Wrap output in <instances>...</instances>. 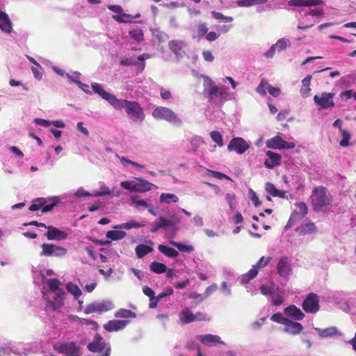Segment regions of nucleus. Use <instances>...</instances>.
I'll return each mask as SVG.
<instances>
[{"label":"nucleus","mask_w":356,"mask_h":356,"mask_svg":"<svg viewBox=\"0 0 356 356\" xmlns=\"http://www.w3.org/2000/svg\"><path fill=\"white\" fill-rule=\"evenodd\" d=\"M277 270L278 274L284 278H287L291 273V265L289 259L282 257L277 264Z\"/></svg>","instance_id":"f3484780"},{"label":"nucleus","mask_w":356,"mask_h":356,"mask_svg":"<svg viewBox=\"0 0 356 356\" xmlns=\"http://www.w3.org/2000/svg\"><path fill=\"white\" fill-rule=\"evenodd\" d=\"M129 33L130 37L137 42H140L143 40V32L139 28L131 30Z\"/></svg>","instance_id":"603ef678"},{"label":"nucleus","mask_w":356,"mask_h":356,"mask_svg":"<svg viewBox=\"0 0 356 356\" xmlns=\"http://www.w3.org/2000/svg\"><path fill=\"white\" fill-rule=\"evenodd\" d=\"M319 296L314 293H309L302 302V309L307 313L316 314L319 311Z\"/></svg>","instance_id":"f8f14e48"},{"label":"nucleus","mask_w":356,"mask_h":356,"mask_svg":"<svg viewBox=\"0 0 356 356\" xmlns=\"http://www.w3.org/2000/svg\"><path fill=\"white\" fill-rule=\"evenodd\" d=\"M131 204L135 207H143L145 208L149 207L147 202L145 200H140L138 195H132L130 197Z\"/></svg>","instance_id":"a18cd8bd"},{"label":"nucleus","mask_w":356,"mask_h":356,"mask_svg":"<svg viewBox=\"0 0 356 356\" xmlns=\"http://www.w3.org/2000/svg\"><path fill=\"white\" fill-rule=\"evenodd\" d=\"M179 318L181 324L185 325L194 321L193 313L188 308L184 309L179 314Z\"/></svg>","instance_id":"7c9ffc66"},{"label":"nucleus","mask_w":356,"mask_h":356,"mask_svg":"<svg viewBox=\"0 0 356 356\" xmlns=\"http://www.w3.org/2000/svg\"><path fill=\"white\" fill-rule=\"evenodd\" d=\"M158 250L162 254L170 258H175L179 255V252L176 250L164 245H159Z\"/></svg>","instance_id":"c9c22d12"},{"label":"nucleus","mask_w":356,"mask_h":356,"mask_svg":"<svg viewBox=\"0 0 356 356\" xmlns=\"http://www.w3.org/2000/svg\"><path fill=\"white\" fill-rule=\"evenodd\" d=\"M258 273V270L256 267H252L247 274L242 275L241 277V282L242 284L248 283L250 280L256 277Z\"/></svg>","instance_id":"c03bdc74"},{"label":"nucleus","mask_w":356,"mask_h":356,"mask_svg":"<svg viewBox=\"0 0 356 356\" xmlns=\"http://www.w3.org/2000/svg\"><path fill=\"white\" fill-rule=\"evenodd\" d=\"M170 243L182 252L190 253L194 251V247L189 244H184L174 241H170Z\"/></svg>","instance_id":"58836bf2"},{"label":"nucleus","mask_w":356,"mask_h":356,"mask_svg":"<svg viewBox=\"0 0 356 356\" xmlns=\"http://www.w3.org/2000/svg\"><path fill=\"white\" fill-rule=\"evenodd\" d=\"M113 304L111 300L97 301L87 305L84 313L89 314L94 312H105L113 309Z\"/></svg>","instance_id":"ddd939ff"},{"label":"nucleus","mask_w":356,"mask_h":356,"mask_svg":"<svg viewBox=\"0 0 356 356\" xmlns=\"http://www.w3.org/2000/svg\"><path fill=\"white\" fill-rule=\"evenodd\" d=\"M266 146L270 149H290L295 147L293 142H286L280 136H276L266 141Z\"/></svg>","instance_id":"2eb2a0df"},{"label":"nucleus","mask_w":356,"mask_h":356,"mask_svg":"<svg viewBox=\"0 0 356 356\" xmlns=\"http://www.w3.org/2000/svg\"><path fill=\"white\" fill-rule=\"evenodd\" d=\"M161 218H162V221H163L162 222H163L165 228H166V227L172 228V229L174 231V234L178 230V228L175 227V225L173 222V221L172 220V219L170 218V217H169L168 219H167L164 217H161Z\"/></svg>","instance_id":"0e129e2a"},{"label":"nucleus","mask_w":356,"mask_h":356,"mask_svg":"<svg viewBox=\"0 0 356 356\" xmlns=\"http://www.w3.org/2000/svg\"><path fill=\"white\" fill-rule=\"evenodd\" d=\"M266 154L268 157V159L264 161L266 168L271 169L280 163L281 156L280 154L271 151H267Z\"/></svg>","instance_id":"b1692460"},{"label":"nucleus","mask_w":356,"mask_h":356,"mask_svg":"<svg viewBox=\"0 0 356 356\" xmlns=\"http://www.w3.org/2000/svg\"><path fill=\"white\" fill-rule=\"evenodd\" d=\"M154 118L160 120H165L176 126H180L182 123L181 120L170 108L164 106H157L152 111Z\"/></svg>","instance_id":"0eeeda50"},{"label":"nucleus","mask_w":356,"mask_h":356,"mask_svg":"<svg viewBox=\"0 0 356 356\" xmlns=\"http://www.w3.org/2000/svg\"><path fill=\"white\" fill-rule=\"evenodd\" d=\"M40 349L41 346L38 343L8 345L0 348V356L9 355L10 353L19 356H33L42 353Z\"/></svg>","instance_id":"20e7f679"},{"label":"nucleus","mask_w":356,"mask_h":356,"mask_svg":"<svg viewBox=\"0 0 356 356\" xmlns=\"http://www.w3.org/2000/svg\"><path fill=\"white\" fill-rule=\"evenodd\" d=\"M207 171H208V175L209 176L213 177L216 179H218L220 180H222L224 179H227V180H231V178L229 176H227L220 172L211 170H207Z\"/></svg>","instance_id":"6e6d98bb"},{"label":"nucleus","mask_w":356,"mask_h":356,"mask_svg":"<svg viewBox=\"0 0 356 356\" xmlns=\"http://www.w3.org/2000/svg\"><path fill=\"white\" fill-rule=\"evenodd\" d=\"M288 319L289 318H286V316H284L283 314L280 312L275 313L270 316V321H272L273 322L279 323V324H282L283 325H284L286 324Z\"/></svg>","instance_id":"3c124183"},{"label":"nucleus","mask_w":356,"mask_h":356,"mask_svg":"<svg viewBox=\"0 0 356 356\" xmlns=\"http://www.w3.org/2000/svg\"><path fill=\"white\" fill-rule=\"evenodd\" d=\"M88 348L93 353L90 356H110L111 354L110 344L99 334H96L92 341L88 343Z\"/></svg>","instance_id":"6e6552de"},{"label":"nucleus","mask_w":356,"mask_h":356,"mask_svg":"<svg viewBox=\"0 0 356 356\" xmlns=\"http://www.w3.org/2000/svg\"><path fill=\"white\" fill-rule=\"evenodd\" d=\"M79 317L74 314H67L65 316H63L60 321L63 326L69 327L73 324H78Z\"/></svg>","instance_id":"4c0bfd02"},{"label":"nucleus","mask_w":356,"mask_h":356,"mask_svg":"<svg viewBox=\"0 0 356 356\" xmlns=\"http://www.w3.org/2000/svg\"><path fill=\"white\" fill-rule=\"evenodd\" d=\"M159 201L165 204L177 203L179 197L175 194L163 193L161 194Z\"/></svg>","instance_id":"e433bc0d"},{"label":"nucleus","mask_w":356,"mask_h":356,"mask_svg":"<svg viewBox=\"0 0 356 356\" xmlns=\"http://www.w3.org/2000/svg\"><path fill=\"white\" fill-rule=\"evenodd\" d=\"M209 136L217 146L222 147L224 145L222 134L217 131H212L210 132Z\"/></svg>","instance_id":"37998d69"},{"label":"nucleus","mask_w":356,"mask_h":356,"mask_svg":"<svg viewBox=\"0 0 356 356\" xmlns=\"http://www.w3.org/2000/svg\"><path fill=\"white\" fill-rule=\"evenodd\" d=\"M120 186L131 192L145 193L158 187L149 181L140 177L135 178V180H126L120 182Z\"/></svg>","instance_id":"423d86ee"},{"label":"nucleus","mask_w":356,"mask_h":356,"mask_svg":"<svg viewBox=\"0 0 356 356\" xmlns=\"http://www.w3.org/2000/svg\"><path fill=\"white\" fill-rule=\"evenodd\" d=\"M284 314L291 321H301L305 315L301 311L300 309L298 308L294 305H291L284 309Z\"/></svg>","instance_id":"a211bd4d"},{"label":"nucleus","mask_w":356,"mask_h":356,"mask_svg":"<svg viewBox=\"0 0 356 356\" xmlns=\"http://www.w3.org/2000/svg\"><path fill=\"white\" fill-rule=\"evenodd\" d=\"M65 289L69 293L73 296L74 300H78L82 295V291L79 286L72 282H67L65 284Z\"/></svg>","instance_id":"2f4dec72"},{"label":"nucleus","mask_w":356,"mask_h":356,"mask_svg":"<svg viewBox=\"0 0 356 356\" xmlns=\"http://www.w3.org/2000/svg\"><path fill=\"white\" fill-rule=\"evenodd\" d=\"M129 323L127 320H111L104 325V328L108 332L119 331L124 329Z\"/></svg>","instance_id":"4be33fe9"},{"label":"nucleus","mask_w":356,"mask_h":356,"mask_svg":"<svg viewBox=\"0 0 356 356\" xmlns=\"http://www.w3.org/2000/svg\"><path fill=\"white\" fill-rule=\"evenodd\" d=\"M271 260V257H261L256 265L253 266L252 267H256L257 270H258L259 268H263L265 267Z\"/></svg>","instance_id":"052dcab7"},{"label":"nucleus","mask_w":356,"mask_h":356,"mask_svg":"<svg viewBox=\"0 0 356 356\" xmlns=\"http://www.w3.org/2000/svg\"><path fill=\"white\" fill-rule=\"evenodd\" d=\"M249 197L251 200V201L253 202L254 206L256 207L261 205V202L259 200L258 196L257 195L256 193L251 188L249 189Z\"/></svg>","instance_id":"69168bd1"},{"label":"nucleus","mask_w":356,"mask_h":356,"mask_svg":"<svg viewBox=\"0 0 356 356\" xmlns=\"http://www.w3.org/2000/svg\"><path fill=\"white\" fill-rule=\"evenodd\" d=\"M249 147L248 143L240 137L232 138L227 145V149L229 152L234 151L238 154H243Z\"/></svg>","instance_id":"dca6fc26"},{"label":"nucleus","mask_w":356,"mask_h":356,"mask_svg":"<svg viewBox=\"0 0 356 356\" xmlns=\"http://www.w3.org/2000/svg\"><path fill=\"white\" fill-rule=\"evenodd\" d=\"M91 87L96 94L108 102L115 110L124 108L127 116L133 122H142L145 120L144 111L137 102L118 99L115 95L104 90L102 85L97 83H92Z\"/></svg>","instance_id":"f03ea898"},{"label":"nucleus","mask_w":356,"mask_h":356,"mask_svg":"<svg viewBox=\"0 0 356 356\" xmlns=\"http://www.w3.org/2000/svg\"><path fill=\"white\" fill-rule=\"evenodd\" d=\"M340 134L342 137V139L339 142V145L341 147H348L350 145L349 140L351 137L350 133L348 131L344 129L341 130Z\"/></svg>","instance_id":"8fccbe9b"},{"label":"nucleus","mask_w":356,"mask_h":356,"mask_svg":"<svg viewBox=\"0 0 356 356\" xmlns=\"http://www.w3.org/2000/svg\"><path fill=\"white\" fill-rule=\"evenodd\" d=\"M284 291L279 287L274 289L270 296L271 303L275 306L281 305L284 301Z\"/></svg>","instance_id":"a878e982"},{"label":"nucleus","mask_w":356,"mask_h":356,"mask_svg":"<svg viewBox=\"0 0 356 356\" xmlns=\"http://www.w3.org/2000/svg\"><path fill=\"white\" fill-rule=\"evenodd\" d=\"M67 78L72 82H74L77 85V83H79V79L81 77V73L79 72H74L72 74L67 73L66 74Z\"/></svg>","instance_id":"338daca9"},{"label":"nucleus","mask_w":356,"mask_h":356,"mask_svg":"<svg viewBox=\"0 0 356 356\" xmlns=\"http://www.w3.org/2000/svg\"><path fill=\"white\" fill-rule=\"evenodd\" d=\"M47 232L45 236L49 240L62 241L67 237V234L63 231L58 229L53 226H48L46 227Z\"/></svg>","instance_id":"6ab92c4d"},{"label":"nucleus","mask_w":356,"mask_h":356,"mask_svg":"<svg viewBox=\"0 0 356 356\" xmlns=\"http://www.w3.org/2000/svg\"><path fill=\"white\" fill-rule=\"evenodd\" d=\"M334 94L323 92L314 97V102L318 110L332 108L334 106L333 101Z\"/></svg>","instance_id":"9d476101"},{"label":"nucleus","mask_w":356,"mask_h":356,"mask_svg":"<svg viewBox=\"0 0 356 356\" xmlns=\"http://www.w3.org/2000/svg\"><path fill=\"white\" fill-rule=\"evenodd\" d=\"M197 338L204 345L208 346H216L218 343L225 344V343L221 341L220 337L218 335L213 334H201L198 335Z\"/></svg>","instance_id":"aec40b11"},{"label":"nucleus","mask_w":356,"mask_h":356,"mask_svg":"<svg viewBox=\"0 0 356 356\" xmlns=\"http://www.w3.org/2000/svg\"><path fill=\"white\" fill-rule=\"evenodd\" d=\"M220 291L225 296H230L232 295L231 286L225 281L221 284Z\"/></svg>","instance_id":"bf43d9fd"},{"label":"nucleus","mask_w":356,"mask_h":356,"mask_svg":"<svg viewBox=\"0 0 356 356\" xmlns=\"http://www.w3.org/2000/svg\"><path fill=\"white\" fill-rule=\"evenodd\" d=\"M115 318H134L136 316V314L127 309H120L114 314Z\"/></svg>","instance_id":"a19ab883"},{"label":"nucleus","mask_w":356,"mask_h":356,"mask_svg":"<svg viewBox=\"0 0 356 356\" xmlns=\"http://www.w3.org/2000/svg\"><path fill=\"white\" fill-rule=\"evenodd\" d=\"M150 56L147 54H143L137 58L129 57L120 60V65L124 66L136 65L139 72H142L145 66V60L149 58Z\"/></svg>","instance_id":"4468645a"},{"label":"nucleus","mask_w":356,"mask_h":356,"mask_svg":"<svg viewBox=\"0 0 356 356\" xmlns=\"http://www.w3.org/2000/svg\"><path fill=\"white\" fill-rule=\"evenodd\" d=\"M185 43L181 40H171L169 42V48L177 57H181Z\"/></svg>","instance_id":"c756f323"},{"label":"nucleus","mask_w":356,"mask_h":356,"mask_svg":"<svg viewBox=\"0 0 356 356\" xmlns=\"http://www.w3.org/2000/svg\"><path fill=\"white\" fill-rule=\"evenodd\" d=\"M316 226L313 222H307L302 224L296 229V232L300 235L312 234L315 232Z\"/></svg>","instance_id":"72a5a7b5"},{"label":"nucleus","mask_w":356,"mask_h":356,"mask_svg":"<svg viewBox=\"0 0 356 356\" xmlns=\"http://www.w3.org/2000/svg\"><path fill=\"white\" fill-rule=\"evenodd\" d=\"M34 283L41 285L42 299L47 312H59L64 306L67 294L57 278H45L42 273H35Z\"/></svg>","instance_id":"f257e3e1"},{"label":"nucleus","mask_w":356,"mask_h":356,"mask_svg":"<svg viewBox=\"0 0 356 356\" xmlns=\"http://www.w3.org/2000/svg\"><path fill=\"white\" fill-rule=\"evenodd\" d=\"M315 331L317 332L319 337L322 338L332 337L334 336H341L342 334L338 331L337 328L334 326L327 327L325 329H321L318 327L314 328Z\"/></svg>","instance_id":"bb28decb"},{"label":"nucleus","mask_w":356,"mask_h":356,"mask_svg":"<svg viewBox=\"0 0 356 356\" xmlns=\"http://www.w3.org/2000/svg\"><path fill=\"white\" fill-rule=\"evenodd\" d=\"M296 213L301 217H304L307 213V205L304 202H300L296 203Z\"/></svg>","instance_id":"5fc2aeb1"},{"label":"nucleus","mask_w":356,"mask_h":356,"mask_svg":"<svg viewBox=\"0 0 356 356\" xmlns=\"http://www.w3.org/2000/svg\"><path fill=\"white\" fill-rule=\"evenodd\" d=\"M204 143L203 138L199 136H194L190 140V143L192 146L194 152L197 151V149Z\"/></svg>","instance_id":"de8ad7c7"},{"label":"nucleus","mask_w":356,"mask_h":356,"mask_svg":"<svg viewBox=\"0 0 356 356\" xmlns=\"http://www.w3.org/2000/svg\"><path fill=\"white\" fill-rule=\"evenodd\" d=\"M147 224V222L145 220H142L140 222L136 220H130L127 222L121 223L113 227V229H131L133 228H140L145 227Z\"/></svg>","instance_id":"cd10ccee"},{"label":"nucleus","mask_w":356,"mask_h":356,"mask_svg":"<svg viewBox=\"0 0 356 356\" xmlns=\"http://www.w3.org/2000/svg\"><path fill=\"white\" fill-rule=\"evenodd\" d=\"M211 14H212L213 17L216 19L223 20V21H226V22H232L233 21V18L232 17L225 16L221 13L213 11L211 13Z\"/></svg>","instance_id":"774afa93"},{"label":"nucleus","mask_w":356,"mask_h":356,"mask_svg":"<svg viewBox=\"0 0 356 356\" xmlns=\"http://www.w3.org/2000/svg\"><path fill=\"white\" fill-rule=\"evenodd\" d=\"M152 248L144 244L138 245L135 249L136 254L140 259L143 258L148 253L152 252Z\"/></svg>","instance_id":"ea45409f"},{"label":"nucleus","mask_w":356,"mask_h":356,"mask_svg":"<svg viewBox=\"0 0 356 356\" xmlns=\"http://www.w3.org/2000/svg\"><path fill=\"white\" fill-rule=\"evenodd\" d=\"M312 204L316 211H323L331 203V195L323 186L315 188L311 195Z\"/></svg>","instance_id":"39448f33"},{"label":"nucleus","mask_w":356,"mask_h":356,"mask_svg":"<svg viewBox=\"0 0 356 356\" xmlns=\"http://www.w3.org/2000/svg\"><path fill=\"white\" fill-rule=\"evenodd\" d=\"M236 199V196L233 193H228L225 195V200L227 202L229 208L233 210L235 208L234 201Z\"/></svg>","instance_id":"e2e57ef3"},{"label":"nucleus","mask_w":356,"mask_h":356,"mask_svg":"<svg viewBox=\"0 0 356 356\" xmlns=\"http://www.w3.org/2000/svg\"><path fill=\"white\" fill-rule=\"evenodd\" d=\"M312 79V75H307L302 81V88L300 89V94L303 97H307L310 95V83Z\"/></svg>","instance_id":"473e14b6"},{"label":"nucleus","mask_w":356,"mask_h":356,"mask_svg":"<svg viewBox=\"0 0 356 356\" xmlns=\"http://www.w3.org/2000/svg\"><path fill=\"white\" fill-rule=\"evenodd\" d=\"M276 286H268V285H265V284H263L261 286V292L263 295L264 296H271V294L273 293V291H274V289H275Z\"/></svg>","instance_id":"680f3d73"},{"label":"nucleus","mask_w":356,"mask_h":356,"mask_svg":"<svg viewBox=\"0 0 356 356\" xmlns=\"http://www.w3.org/2000/svg\"><path fill=\"white\" fill-rule=\"evenodd\" d=\"M150 270L157 274L165 273L167 270V267L165 264L157 261H153L149 266Z\"/></svg>","instance_id":"79ce46f5"},{"label":"nucleus","mask_w":356,"mask_h":356,"mask_svg":"<svg viewBox=\"0 0 356 356\" xmlns=\"http://www.w3.org/2000/svg\"><path fill=\"white\" fill-rule=\"evenodd\" d=\"M204 92L207 94L211 102L222 105L227 101L234 100L236 94L231 92L225 86H218L209 76H204Z\"/></svg>","instance_id":"7ed1b4c3"},{"label":"nucleus","mask_w":356,"mask_h":356,"mask_svg":"<svg viewBox=\"0 0 356 356\" xmlns=\"http://www.w3.org/2000/svg\"><path fill=\"white\" fill-rule=\"evenodd\" d=\"M218 289V286L216 284H213L205 289V291L203 294V297H202V299L200 301H202L203 300L206 299L209 296H210L213 293H214Z\"/></svg>","instance_id":"4d7b16f0"},{"label":"nucleus","mask_w":356,"mask_h":356,"mask_svg":"<svg viewBox=\"0 0 356 356\" xmlns=\"http://www.w3.org/2000/svg\"><path fill=\"white\" fill-rule=\"evenodd\" d=\"M41 257H61L67 254V249L51 243H43L41 245Z\"/></svg>","instance_id":"9b49d317"},{"label":"nucleus","mask_w":356,"mask_h":356,"mask_svg":"<svg viewBox=\"0 0 356 356\" xmlns=\"http://www.w3.org/2000/svg\"><path fill=\"white\" fill-rule=\"evenodd\" d=\"M288 4L290 6L296 7L312 6L321 5L323 1L321 0H290Z\"/></svg>","instance_id":"c85d7f7f"},{"label":"nucleus","mask_w":356,"mask_h":356,"mask_svg":"<svg viewBox=\"0 0 356 356\" xmlns=\"http://www.w3.org/2000/svg\"><path fill=\"white\" fill-rule=\"evenodd\" d=\"M123 229H113L106 232V237L110 241H105L104 245L110 244L111 241H118L124 238L127 236V233L122 231Z\"/></svg>","instance_id":"5701e85b"},{"label":"nucleus","mask_w":356,"mask_h":356,"mask_svg":"<svg viewBox=\"0 0 356 356\" xmlns=\"http://www.w3.org/2000/svg\"><path fill=\"white\" fill-rule=\"evenodd\" d=\"M59 202L58 197H52L49 199L36 198L32 201L29 210L31 211H41L42 213H46L51 211Z\"/></svg>","instance_id":"1a4fd4ad"},{"label":"nucleus","mask_w":356,"mask_h":356,"mask_svg":"<svg viewBox=\"0 0 356 356\" xmlns=\"http://www.w3.org/2000/svg\"><path fill=\"white\" fill-rule=\"evenodd\" d=\"M268 84L269 83L267 81L262 80L257 88V92L259 95L264 96L266 93V90L268 91Z\"/></svg>","instance_id":"13d9d810"},{"label":"nucleus","mask_w":356,"mask_h":356,"mask_svg":"<svg viewBox=\"0 0 356 356\" xmlns=\"http://www.w3.org/2000/svg\"><path fill=\"white\" fill-rule=\"evenodd\" d=\"M265 190L267 193L273 196V197H284V192L282 191H280L275 188L274 184L270 182H267L265 185Z\"/></svg>","instance_id":"f704fd0d"},{"label":"nucleus","mask_w":356,"mask_h":356,"mask_svg":"<svg viewBox=\"0 0 356 356\" xmlns=\"http://www.w3.org/2000/svg\"><path fill=\"white\" fill-rule=\"evenodd\" d=\"M303 330V326L298 322L288 319L284 325L283 331L291 335L299 334Z\"/></svg>","instance_id":"412c9836"},{"label":"nucleus","mask_w":356,"mask_h":356,"mask_svg":"<svg viewBox=\"0 0 356 356\" xmlns=\"http://www.w3.org/2000/svg\"><path fill=\"white\" fill-rule=\"evenodd\" d=\"M0 29L5 33H10L13 31V24L8 15L0 10Z\"/></svg>","instance_id":"393cba45"},{"label":"nucleus","mask_w":356,"mask_h":356,"mask_svg":"<svg viewBox=\"0 0 356 356\" xmlns=\"http://www.w3.org/2000/svg\"><path fill=\"white\" fill-rule=\"evenodd\" d=\"M208 28L206 23H200L197 26L196 34L194 35L195 38L201 39L207 33Z\"/></svg>","instance_id":"09e8293b"},{"label":"nucleus","mask_w":356,"mask_h":356,"mask_svg":"<svg viewBox=\"0 0 356 356\" xmlns=\"http://www.w3.org/2000/svg\"><path fill=\"white\" fill-rule=\"evenodd\" d=\"M275 45L277 47V51H280L289 47L291 45V42L289 40L282 38L279 39Z\"/></svg>","instance_id":"864d4df0"},{"label":"nucleus","mask_w":356,"mask_h":356,"mask_svg":"<svg viewBox=\"0 0 356 356\" xmlns=\"http://www.w3.org/2000/svg\"><path fill=\"white\" fill-rule=\"evenodd\" d=\"M100 191H95L92 193V196L94 197H102L105 195H109L111 194V191L109 189L108 186L105 185L104 182H100Z\"/></svg>","instance_id":"49530a36"}]
</instances>
